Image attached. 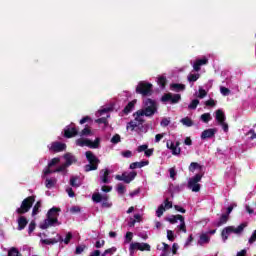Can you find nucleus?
Listing matches in <instances>:
<instances>
[{
	"label": "nucleus",
	"instance_id": "f257e3e1",
	"mask_svg": "<svg viewBox=\"0 0 256 256\" xmlns=\"http://www.w3.org/2000/svg\"><path fill=\"white\" fill-rule=\"evenodd\" d=\"M144 105V109H140L133 114L135 121L140 122L139 125H143L145 122L143 117H153V115L157 113V102H155V100L147 98L144 102Z\"/></svg>",
	"mask_w": 256,
	"mask_h": 256
},
{
	"label": "nucleus",
	"instance_id": "f03ea898",
	"mask_svg": "<svg viewBox=\"0 0 256 256\" xmlns=\"http://www.w3.org/2000/svg\"><path fill=\"white\" fill-rule=\"evenodd\" d=\"M59 213H61V208L59 207L49 209L46 214V219L40 223V229H49V227L61 225V222H59Z\"/></svg>",
	"mask_w": 256,
	"mask_h": 256
},
{
	"label": "nucleus",
	"instance_id": "7ed1b4c3",
	"mask_svg": "<svg viewBox=\"0 0 256 256\" xmlns=\"http://www.w3.org/2000/svg\"><path fill=\"white\" fill-rule=\"evenodd\" d=\"M85 155L89 163L84 167L86 173H89V171H97V169L99 168V163H101V160H99V158H97V156H95V154L92 151H86Z\"/></svg>",
	"mask_w": 256,
	"mask_h": 256
},
{
	"label": "nucleus",
	"instance_id": "20e7f679",
	"mask_svg": "<svg viewBox=\"0 0 256 256\" xmlns=\"http://www.w3.org/2000/svg\"><path fill=\"white\" fill-rule=\"evenodd\" d=\"M245 227H247L246 223L240 224L237 228H235L234 226L225 227L221 232V237H222L223 241L224 242L227 241V239H229V236L231 235V233L240 235V233H243V231L245 230Z\"/></svg>",
	"mask_w": 256,
	"mask_h": 256
},
{
	"label": "nucleus",
	"instance_id": "39448f33",
	"mask_svg": "<svg viewBox=\"0 0 256 256\" xmlns=\"http://www.w3.org/2000/svg\"><path fill=\"white\" fill-rule=\"evenodd\" d=\"M137 95H142V97H149L153 93V84L145 81H140L136 86Z\"/></svg>",
	"mask_w": 256,
	"mask_h": 256
},
{
	"label": "nucleus",
	"instance_id": "423d86ee",
	"mask_svg": "<svg viewBox=\"0 0 256 256\" xmlns=\"http://www.w3.org/2000/svg\"><path fill=\"white\" fill-rule=\"evenodd\" d=\"M33 203H35V196H28L22 201L21 206L16 209V213L18 215H25V213H29L31 207H33Z\"/></svg>",
	"mask_w": 256,
	"mask_h": 256
},
{
	"label": "nucleus",
	"instance_id": "0eeeda50",
	"mask_svg": "<svg viewBox=\"0 0 256 256\" xmlns=\"http://www.w3.org/2000/svg\"><path fill=\"white\" fill-rule=\"evenodd\" d=\"M77 147H89L90 149H99V145H101V139L96 138L95 141H91L87 138H79L76 140Z\"/></svg>",
	"mask_w": 256,
	"mask_h": 256
},
{
	"label": "nucleus",
	"instance_id": "6e6552de",
	"mask_svg": "<svg viewBox=\"0 0 256 256\" xmlns=\"http://www.w3.org/2000/svg\"><path fill=\"white\" fill-rule=\"evenodd\" d=\"M201 179H203L202 174H196L190 178L187 184L188 189H191L193 193H199L201 191V184H199Z\"/></svg>",
	"mask_w": 256,
	"mask_h": 256
},
{
	"label": "nucleus",
	"instance_id": "1a4fd4ad",
	"mask_svg": "<svg viewBox=\"0 0 256 256\" xmlns=\"http://www.w3.org/2000/svg\"><path fill=\"white\" fill-rule=\"evenodd\" d=\"M135 251H151V245L148 243L132 242L129 247L130 255H133Z\"/></svg>",
	"mask_w": 256,
	"mask_h": 256
},
{
	"label": "nucleus",
	"instance_id": "9d476101",
	"mask_svg": "<svg viewBox=\"0 0 256 256\" xmlns=\"http://www.w3.org/2000/svg\"><path fill=\"white\" fill-rule=\"evenodd\" d=\"M181 100V94H173L171 92L166 93L162 96V103H171V105H176Z\"/></svg>",
	"mask_w": 256,
	"mask_h": 256
},
{
	"label": "nucleus",
	"instance_id": "9b49d317",
	"mask_svg": "<svg viewBox=\"0 0 256 256\" xmlns=\"http://www.w3.org/2000/svg\"><path fill=\"white\" fill-rule=\"evenodd\" d=\"M135 177H137V172H124L122 175H116L117 181H124L125 183L129 184L131 181L135 180Z\"/></svg>",
	"mask_w": 256,
	"mask_h": 256
},
{
	"label": "nucleus",
	"instance_id": "f8f14e48",
	"mask_svg": "<svg viewBox=\"0 0 256 256\" xmlns=\"http://www.w3.org/2000/svg\"><path fill=\"white\" fill-rule=\"evenodd\" d=\"M172 208H173V202L169 201V198H166L164 200V203L161 204L156 210V216L163 217V213H165L166 209H172Z\"/></svg>",
	"mask_w": 256,
	"mask_h": 256
},
{
	"label": "nucleus",
	"instance_id": "ddd939ff",
	"mask_svg": "<svg viewBox=\"0 0 256 256\" xmlns=\"http://www.w3.org/2000/svg\"><path fill=\"white\" fill-rule=\"evenodd\" d=\"M49 151H52V153H61V151H65L67 149V144L55 141L50 144Z\"/></svg>",
	"mask_w": 256,
	"mask_h": 256
},
{
	"label": "nucleus",
	"instance_id": "4468645a",
	"mask_svg": "<svg viewBox=\"0 0 256 256\" xmlns=\"http://www.w3.org/2000/svg\"><path fill=\"white\" fill-rule=\"evenodd\" d=\"M179 145H181V142L179 141H177L176 143L167 141L166 143L167 149L172 150V155H181V148L179 147Z\"/></svg>",
	"mask_w": 256,
	"mask_h": 256
},
{
	"label": "nucleus",
	"instance_id": "2eb2a0df",
	"mask_svg": "<svg viewBox=\"0 0 256 256\" xmlns=\"http://www.w3.org/2000/svg\"><path fill=\"white\" fill-rule=\"evenodd\" d=\"M79 135V131L75 127H68L64 129V137L66 139H71L73 137H77Z\"/></svg>",
	"mask_w": 256,
	"mask_h": 256
},
{
	"label": "nucleus",
	"instance_id": "dca6fc26",
	"mask_svg": "<svg viewBox=\"0 0 256 256\" xmlns=\"http://www.w3.org/2000/svg\"><path fill=\"white\" fill-rule=\"evenodd\" d=\"M215 133H217L215 128L206 129L201 133V139H213V137H215Z\"/></svg>",
	"mask_w": 256,
	"mask_h": 256
},
{
	"label": "nucleus",
	"instance_id": "f3484780",
	"mask_svg": "<svg viewBox=\"0 0 256 256\" xmlns=\"http://www.w3.org/2000/svg\"><path fill=\"white\" fill-rule=\"evenodd\" d=\"M60 159L59 158H53L49 163L48 167L44 170V176L47 177V175H51L53 173V170H51V167H55L57 163H59Z\"/></svg>",
	"mask_w": 256,
	"mask_h": 256
},
{
	"label": "nucleus",
	"instance_id": "a211bd4d",
	"mask_svg": "<svg viewBox=\"0 0 256 256\" xmlns=\"http://www.w3.org/2000/svg\"><path fill=\"white\" fill-rule=\"evenodd\" d=\"M207 63H209V59L207 58L197 59L193 65L194 71H197V72L201 71V66L207 65Z\"/></svg>",
	"mask_w": 256,
	"mask_h": 256
},
{
	"label": "nucleus",
	"instance_id": "6ab92c4d",
	"mask_svg": "<svg viewBox=\"0 0 256 256\" xmlns=\"http://www.w3.org/2000/svg\"><path fill=\"white\" fill-rule=\"evenodd\" d=\"M58 239L52 238V239H42L41 243L44 245H55V243H63V237L61 235H57Z\"/></svg>",
	"mask_w": 256,
	"mask_h": 256
},
{
	"label": "nucleus",
	"instance_id": "aec40b11",
	"mask_svg": "<svg viewBox=\"0 0 256 256\" xmlns=\"http://www.w3.org/2000/svg\"><path fill=\"white\" fill-rule=\"evenodd\" d=\"M135 105H137V100L130 101L122 110L124 115H129V113L135 109Z\"/></svg>",
	"mask_w": 256,
	"mask_h": 256
},
{
	"label": "nucleus",
	"instance_id": "412c9836",
	"mask_svg": "<svg viewBox=\"0 0 256 256\" xmlns=\"http://www.w3.org/2000/svg\"><path fill=\"white\" fill-rule=\"evenodd\" d=\"M28 223H29V221L27 220V218L25 216H20L18 218V231H23V229H25L27 227Z\"/></svg>",
	"mask_w": 256,
	"mask_h": 256
},
{
	"label": "nucleus",
	"instance_id": "4be33fe9",
	"mask_svg": "<svg viewBox=\"0 0 256 256\" xmlns=\"http://www.w3.org/2000/svg\"><path fill=\"white\" fill-rule=\"evenodd\" d=\"M227 118L225 117V112H223V110L218 109L216 111V121L218 122V124H223L225 123V120Z\"/></svg>",
	"mask_w": 256,
	"mask_h": 256
},
{
	"label": "nucleus",
	"instance_id": "5701e85b",
	"mask_svg": "<svg viewBox=\"0 0 256 256\" xmlns=\"http://www.w3.org/2000/svg\"><path fill=\"white\" fill-rule=\"evenodd\" d=\"M146 165H149V160L133 162L130 164V169H141L142 167H146Z\"/></svg>",
	"mask_w": 256,
	"mask_h": 256
},
{
	"label": "nucleus",
	"instance_id": "b1692460",
	"mask_svg": "<svg viewBox=\"0 0 256 256\" xmlns=\"http://www.w3.org/2000/svg\"><path fill=\"white\" fill-rule=\"evenodd\" d=\"M101 173H103V175L100 176V179H101L102 183H105V184L110 183L109 175H110L111 172L109 171V169H107V168L103 169V170L100 171V174Z\"/></svg>",
	"mask_w": 256,
	"mask_h": 256
},
{
	"label": "nucleus",
	"instance_id": "393cba45",
	"mask_svg": "<svg viewBox=\"0 0 256 256\" xmlns=\"http://www.w3.org/2000/svg\"><path fill=\"white\" fill-rule=\"evenodd\" d=\"M171 91H175L176 93H179V91H185L186 86L185 84H179V83H172L170 84Z\"/></svg>",
	"mask_w": 256,
	"mask_h": 256
},
{
	"label": "nucleus",
	"instance_id": "a878e982",
	"mask_svg": "<svg viewBox=\"0 0 256 256\" xmlns=\"http://www.w3.org/2000/svg\"><path fill=\"white\" fill-rule=\"evenodd\" d=\"M64 159L66 161V165L69 167L71 165H73V163L77 162V159L75 158V156H73V154L71 153H66L64 155Z\"/></svg>",
	"mask_w": 256,
	"mask_h": 256
},
{
	"label": "nucleus",
	"instance_id": "bb28decb",
	"mask_svg": "<svg viewBox=\"0 0 256 256\" xmlns=\"http://www.w3.org/2000/svg\"><path fill=\"white\" fill-rule=\"evenodd\" d=\"M57 185V178H47L45 181V187L46 189H53Z\"/></svg>",
	"mask_w": 256,
	"mask_h": 256
},
{
	"label": "nucleus",
	"instance_id": "cd10ccee",
	"mask_svg": "<svg viewBox=\"0 0 256 256\" xmlns=\"http://www.w3.org/2000/svg\"><path fill=\"white\" fill-rule=\"evenodd\" d=\"M182 219H183V215L177 214V215H172L170 218L167 219V221H169L171 225H175L177 221H182Z\"/></svg>",
	"mask_w": 256,
	"mask_h": 256
},
{
	"label": "nucleus",
	"instance_id": "c85d7f7f",
	"mask_svg": "<svg viewBox=\"0 0 256 256\" xmlns=\"http://www.w3.org/2000/svg\"><path fill=\"white\" fill-rule=\"evenodd\" d=\"M209 241H211V238H209V236L207 234H201L200 235V239L198 241V245H205V243H209Z\"/></svg>",
	"mask_w": 256,
	"mask_h": 256
},
{
	"label": "nucleus",
	"instance_id": "c756f323",
	"mask_svg": "<svg viewBox=\"0 0 256 256\" xmlns=\"http://www.w3.org/2000/svg\"><path fill=\"white\" fill-rule=\"evenodd\" d=\"M157 83L161 89H165L167 87V77L165 76H160L158 77Z\"/></svg>",
	"mask_w": 256,
	"mask_h": 256
},
{
	"label": "nucleus",
	"instance_id": "7c9ffc66",
	"mask_svg": "<svg viewBox=\"0 0 256 256\" xmlns=\"http://www.w3.org/2000/svg\"><path fill=\"white\" fill-rule=\"evenodd\" d=\"M103 199H105V195H101L100 193H94L92 195V201L94 203H101V201H103Z\"/></svg>",
	"mask_w": 256,
	"mask_h": 256
},
{
	"label": "nucleus",
	"instance_id": "2f4dec72",
	"mask_svg": "<svg viewBox=\"0 0 256 256\" xmlns=\"http://www.w3.org/2000/svg\"><path fill=\"white\" fill-rule=\"evenodd\" d=\"M180 123L182 125H185V127H193V120L189 117H184L180 120Z\"/></svg>",
	"mask_w": 256,
	"mask_h": 256
},
{
	"label": "nucleus",
	"instance_id": "473e14b6",
	"mask_svg": "<svg viewBox=\"0 0 256 256\" xmlns=\"http://www.w3.org/2000/svg\"><path fill=\"white\" fill-rule=\"evenodd\" d=\"M227 221H229V216L226 214H222L217 223V227H221V225H225V223H227Z\"/></svg>",
	"mask_w": 256,
	"mask_h": 256
},
{
	"label": "nucleus",
	"instance_id": "72a5a7b5",
	"mask_svg": "<svg viewBox=\"0 0 256 256\" xmlns=\"http://www.w3.org/2000/svg\"><path fill=\"white\" fill-rule=\"evenodd\" d=\"M93 135V131H91V128L89 127H85L81 132H80V136L81 137H89Z\"/></svg>",
	"mask_w": 256,
	"mask_h": 256
},
{
	"label": "nucleus",
	"instance_id": "f704fd0d",
	"mask_svg": "<svg viewBox=\"0 0 256 256\" xmlns=\"http://www.w3.org/2000/svg\"><path fill=\"white\" fill-rule=\"evenodd\" d=\"M200 77H201V74H199V73L189 74L187 76V79H188L189 83H195V81H197Z\"/></svg>",
	"mask_w": 256,
	"mask_h": 256
},
{
	"label": "nucleus",
	"instance_id": "c9c22d12",
	"mask_svg": "<svg viewBox=\"0 0 256 256\" xmlns=\"http://www.w3.org/2000/svg\"><path fill=\"white\" fill-rule=\"evenodd\" d=\"M39 209H41V201H37L32 210V217L39 214Z\"/></svg>",
	"mask_w": 256,
	"mask_h": 256
},
{
	"label": "nucleus",
	"instance_id": "e433bc0d",
	"mask_svg": "<svg viewBox=\"0 0 256 256\" xmlns=\"http://www.w3.org/2000/svg\"><path fill=\"white\" fill-rule=\"evenodd\" d=\"M178 229L183 233H187V226L185 225V217L183 216H182V219L180 220V225L178 226Z\"/></svg>",
	"mask_w": 256,
	"mask_h": 256
},
{
	"label": "nucleus",
	"instance_id": "4c0bfd02",
	"mask_svg": "<svg viewBox=\"0 0 256 256\" xmlns=\"http://www.w3.org/2000/svg\"><path fill=\"white\" fill-rule=\"evenodd\" d=\"M196 169H201V165L197 162H192L189 166V171L195 173Z\"/></svg>",
	"mask_w": 256,
	"mask_h": 256
},
{
	"label": "nucleus",
	"instance_id": "58836bf2",
	"mask_svg": "<svg viewBox=\"0 0 256 256\" xmlns=\"http://www.w3.org/2000/svg\"><path fill=\"white\" fill-rule=\"evenodd\" d=\"M102 207L108 209L111 207V203H109V196L107 194L104 195V198L102 200Z\"/></svg>",
	"mask_w": 256,
	"mask_h": 256
},
{
	"label": "nucleus",
	"instance_id": "ea45409f",
	"mask_svg": "<svg viewBox=\"0 0 256 256\" xmlns=\"http://www.w3.org/2000/svg\"><path fill=\"white\" fill-rule=\"evenodd\" d=\"M67 167H69L67 164H62L57 169L53 170L52 173H63V171H67Z\"/></svg>",
	"mask_w": 256,
	"mask_h": 256
},
{
	"label": "nucleus",
	"instance_id": "a19ab883",
	"mask_svg": "<svg viewBox=\"0 0 256 256\" xmlns=\"http://www.w3.org/2000/svg\"><path fill=\"white\" fill-rule=\"evenodd\" d=\"M211 114L210 113H204L201 115V121H203V123H209V121H211Z\"/></svg>",
	"mask_w": 256,
	"mask_h": 256
},
{
	"label": "nucleus",
	"instance_id": "79ce46f5",
	"mask_svg": "<svg viewBox=\"0 0 256 256\" xmlns=\"http://www.w3.org/2000/svg\"><path fill=\"white\" fill-rule=\"evenodd\" d=\"M197 105H199V99H194L191 101V103L188 105V109L195 110L197 109Z\"/></svg>",
	"mask_w": 256,
	"mask_h": 256
},
{
	"label": "nucleus",
	"instance_id": "37998d69",
	"mask_svg": "<svg viewBox=\"0 0 256 256\" xmlns=\"http://www.w3.org/2000/svg\"><path fill=\"white\" fill-rule=\"evenodd\" d=\"M36 227H37V224L35 223V221L32 220L28 226V235H31V233L35 231Z\"/></svg>",
	"mask_w": 256,
	"mask_h": 256
},
{
	"label": "nucleus",
	"instance_id": "c03bdc74",
	"mask_svg": "<svg viewBox=\"0 0 256 256\" xmlns=\"http://www.w3.org/2000/svg\"><path fill=\"white\" fill-rule=\"evenodd\" d=\"M121 155L125 159H131V157H133V152L131 150H126V151H122Z\"/></svg>",
	"mask_w": 256,
	"mask_h": 256
},
{
	"label": "nucleus",
	"instance_id": "a18cd8bd",
	"mask_svg": "<svg viewBox=\"0 0 256 256\" xmlns=\"http://www.w3.org/2000/svg\"><path fill=\"white\" fill-rule=\"evenodd\" d=\"M111 143H113L114 145H117V143H121V136L119 134H115L111 138Z\"/></svg>",
	"mask_w": 256,
	"mask_h": 256
},
{
	"label": "nucleus",
	"instance_id": "49530a36",
	"mask_svg": "<svg viewBox=\"0 0 256 256\" xmlns=\"http://www.w3.org/2000/svg\"><path fill=\"white\" fill-rule=\"evenodd\" d=\"M73 239V234L71 232H68L66 234L65 239L63 240V242L65 243V245H69V243H71V240Z\"/></svg>",
	"mask_w": 256,
	"mask_h": 256
},
{
	"label": "nucleus",
	"instance_id": "de8ad7c7",
	"mask_svg": "<svg viewBox=\"0 0 256 256\" xmlns=\"http://www.w3.org/2000/svg\"><path fill=\"white\" fill-rule=\"evenodd\" d=\"M126 191L125 185L119 183L117 186V193H119V195H124Z\"/></svg>",
	"mask_w": 256,
	"mask_h": 256
},
{
	"label": "nucleus",
	"instance_id": "09e8293b",
	"mask_svg": "<svg viewBox=\"0 0 256 256\" xmlns=\"http://www.w3.org/2000/svg\"><path fill=\"white\" fill-rule=\"evenodd\" d=\"M171 123V118H163L160 122L161 127H169Z\"/></svg>",
	"mask_w": 256,
	"mask_h": 256
},
{
	"label": "nucleus",
	"instance_id": "8fccbe9b",
	"mask_svg": "<svg viewBox=\"0 0 256 256\" xmlns=\"http://www.w3.org/2000/svg\"><path fill=\"white\" fill-rule=\"evenodd\" d=\"M19 255H20V253L17 248L13 247L8 251V256H19Z\"/></svg>",
	"mask_w": 256,
	"mask_h": 256
},
{
	"label": "nucleus",
	"instance_id": "3c124183",
	"mask_svg": "<svg viewBox=\"0 0 256 256\" xmlns=\"http://www.w3.org/2000/svg\"><path fill=\"white\" fill-rule=\"evenodd\" d=\"M199 94H198V98L199 99H205V97H207V91L203 88H199Z\"/></svg>",
	"mask_w": 256,
	"mask_h": 256
},
{
	"label": "nucleus",
	"instance_id": "603ef678",
	"mask_svg": "<svg viewBox=\"0 0 256 256\" xmlns=\"http://www.w3.org/2000/svg\"><path fill=\"white\" fill-rule=\"evenodd\" d=\"M220 92L224 95V97H227V95L231 94V90H229V88L227 87H220Z\"/></svg>",
	"mask_w": 256,
	"mask_h": 256
},
{
	"label": "nucleus",
	"instance_id": "864d4df0",
	"mask_svg": "<svg viewBox=\"0 0 256 256\" xmlns=\"http://www.w3.org/2000/svg\"><path fill=\"white\" fill-rule=\"evenodd\" d=\"M133 241V232H127L125 236V243H131Z\"/></svg>",
	"mask_w": 256,
	"mask_h": 256
},
{
	"label": "nucleus",
	"instance_id": "5fc2aeb1",
	"mask_svg": "<svg viewBox=\"0 0 256 256\" xmlns=\"http://www.w3.org/2000/svg\"><path fill=\"white\" fill-rule=\"evenodd\" d=\"M167 239L168 241H175V234L173 230H167Z\"/></svg>",
	"mask_w": 256,
	"mask_h": 256
},
{
	"label": "nucleus",
	"instance_id": "6e6d98bb",
	"mask_svg": "<svg viewBox=\"0 0 256 256\" xmlns=\"http://www.w3.org/2000/svg\"><path fill=\"white\" fill-rule=\"evenodd\" d=\"M115 251H117V248H115V247L106 249V250L103 252L102 256L109 255V254L112 255V253H115Z\"/></svg>",
	"mask_w": 256,
	"mask_h": 256
},
{
	"label": "nucleus",
	"instance_id": "4d7b16f0",
	"mask_svg": "<svg viewBox=\"0 0 256 256\" xmlns=\"http://www.w3.org/2000/svg\"><path fill=\"white\" fill-rule=\"evenodd\" d=\"M206 107H215V105H217V103L215 102V100L213 98H210L209 100H207L205 102Z\"/></svg>",
	"mask_w": 256,
	"mask_h": 256
},
{
	"label": "nucleus",
	"instance_id": "13d9d810",
	"mask_svg": "<svg viewBox=\"0 0 256 256\" xmlns=\"http://www.w3.org/2000/svg\"><path fill=\"white\" fill-rule=\"evenodd\" d=\"M146 149H149V145L143 144V145L138 146L137 152H138V153H143V151H144V153H145V150H146Z\"/></svg>",
	"mask_w": 256,
	"mask_h": 256
},
{
	"label": "nucleus",
	"instance_id": "bf43d9fd",
	"mask_svg": "<svg viewBox=\"0 0 256 256\" xmlns=\"http://www.w3.org/2000/svg\"><path fill=\"white\" fill-rule=\"evenodd\" d=\"M83 251H85V246H77L76 250H75V254L81 255V253H83Z\"/></svg>",
	"mask_w": 256,
	"mask_h": 256
},
{
	"label": "nucleus",
	"instance_id": "052dcab7",
	"mask_svg": "<svg viewBox=\"0 0 256 256\" xmlns=\"http://www.w3.org/2000/svg\"><path fill=\"white\" fill-rule=\"evenodd\" d=\"M70 185H71V187H79V184H77V178L71 177L70 178Z\"/></svg>",
	"mask_w": 256,
	"mask_h": 256
},
{
	"label": "nucleus",
	"instance_id": "680f3d73",
	"mask_svg": "<svg viewBox=\"0 0 256 256\" xmlns=\"http://www.w3.org/2000/svg\"><path fill=\"white\" fill-rule=\"evenodd\" d=\"M101 189H102V191H103L104 193H111V191L113 190V187L104 185V186H102Z\"/></svg>",
	"mask_w": 256,
	"mask_h": 256
},
{
	"label": "nucleus",
	"instance_id": "e2e57ef3",
	"mask_svg": "<svg viewBox=\"0 0 256 256\" xmlns=\"http://www.w3.org/2000/svg\"><path fill=\"white\" fill-rule=\"evenodd\" d=\"M155 150L153 149V148H151V149H149V148H147L146 150H145V152H144V155L146 156V157H151L152 155H153V152H154Z\"/></svg>",
	"mask_w": 256,
	"mask_h": 256
},
{
	"label": "nucleus",
	"instance_id": "0e129e2a",
	"mask_svg": "<svg viewBox=\"0 0 256 256\" xmlns=\"http://www.w3.org/2000/svg\"><path fill=\"white\" fill-rule=\"evenodd\" d=\"M70 213H81V208L79 206H73L70 208Z\"/></svg>",
	"mask_w": 256,
	"mask_h": 256
},
{
	"label": "nucleus",
	"instance_id": "69168bd1",
	"mask_svg": "<svg viewBox=\"0 0 256 256\" xmlns=\"http://www.w3.org/2000/svg\"><path fill=\"white\" fill-rule=\"evenodd\" d=\"M87 121H91V116H84L81 120H80V125H85V123H87Z\"/></svg>",
	"mask_w": 256,
	"mask_h": 256
},
{
	"label": "nucleus",
	"instance_id": "338daca9",
	"mask_svg": "<svg viewBox=\"0 0 256 256\" xmlns=\"http://www.w3.org/2000/svg\"><path fill=\"white\" fill-rule=\"evenodd\" d=\"M96 123L107 125V118L106 117L98 118L96 120Z\"/></svg>",
	"mask_w": 256,
	"mask_h": 256
},
{
	"label": "nucleus",
	"instance_id": "774afa93",
	"mask_svg": "<svg viewBox=\"0 0 256 256\" xmlns=\"http://www.w3.org/2000/svg\"><path fill=\"white\" fill-rule=\"evenodd\" d=\"M248 135H250L251 141H253V139H256L255 130H253V129L249 130Z\"/></svg>",
	"mask_w": 256,
	"mask_h": 256
}]
</instances>
